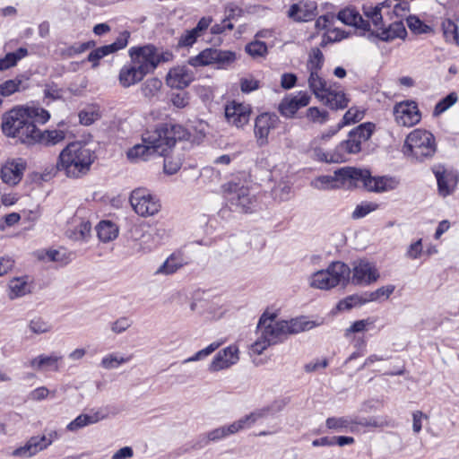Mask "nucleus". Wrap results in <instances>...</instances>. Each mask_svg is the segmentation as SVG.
<instances>
[{
  "label": "nucleus",
  "instance_id": "1a4fd4ad",
  "mask_svg": "<svg viewBox=\"0 0 459 459\" xmlns=\"http://www.w3.org/2000/svg\"><path fill=\"white\" fill-rule=\"evenodd\" d=\"M365 15L372 21L373 25L377 30L367 31V38L372 42L377 39L385 42L392 41L395 39H404L407 36V30L402 21L391 23L387 28L384 27L383 16L381 13V7H368L364 8ZM366 33V31H364Z\"/></svg>",
  "mask_w": 459,
  "mask_h": 459
},
{
  "label": "nucleus",
  "instance_id": "20e7f679",
  "mask_svg": "<svg viewBox=\"0 0 459 459\" xmlns=\"http://www.w3.org/2000/svg\"><path fill=\"white\" fill-rule=\"evenodd\" d=\"M95 154L78 142L71 143L58 155L56 169L70 178L86 175L94 162Z\"/></svg>",
  "mask_w": 459,
  "mask_h": 459
},
{
  "label": "nucleus",
  "instance_id": "7ed1b4c3",
  "mask_svg": "<svg viewBox=\"0 0 459 459\" xmlns=\"http://www.w3.org/2000/svg\"><path fill=\"white\" fill-rule=\"evenodd\" d=\"M376 128L371 122L362 123L348 134V138L341 142L331 152H325L322 148L313 150L314 157L326 163H342L348 160V155L357 154L361 151V144L370 139Z\"/></svg>",
  "mask_w": 459,
  "mask_h": 459
},
{
  "label": "nucleus",
  "instance_id": "58836bf2",
  "mask_svg": "<svg viewBox=\"0 0 459 459\" xmlns=\"http://www.w3.org/2000/svg\"><path fill=\"white\" fill-rule=\"evenodd\" d=\"M130 32L127 30H124L119 34V36L113 43L102 46L106 56L125 48L128 44Z\"/></svg>",
  "mask_w": 459,
  "mask_h": 459
},
{
  "label": "nucleus",
  "instance_id": "de8ad7c7",
  "mask_svg": "<svg viewBox=\"0 0 459 459\" xmlns=\"http://www.w3.org/2000/svg\"><path fill=\"white\" fill-rule=\"evenodd\" d=\"M377 207H378V204H377L375 203H368V202L361 203L360 204H358L356 206L355 210L353 211V212L351 214V218L354 220L363 218V217L367 216L369 212L377 210Z\"/></svg>",
  "mask_w": 459,
  "mask_h": 459
},
{
  "label": "nucleus",
  "instance_id": "f8f14e48",
  "mask_svg": "<svg viewBox=\"0 0 459 459\" xmlns=\"http://www.w3.org/2000/svg\"><path fill=\"white\" fill-rule=\"evenodd\" d=\"M237 59L236 53L230 50L205 48L198 55L188 59V64L194 67L214 65L218 69H226Z\"/></svg>",
  "mask_w": 459,
  "mask_h": 459
},
{
  "label": "nucleus",
  "instance_id": "ea45409f",
  "mask_svg": "<svg viewBox=\"0 0 459 459\" xmlns=\"http://www.w3.org/2000/svg\"><path fill=\"white\" fill-rule=\"evenodd\" d=\"M9 288V297L12 299L24 296L30 291L27 282L21 278L12 280L10 281Z\"/></svg>",
  "mask_w": 459,
  "mask_h": 459
},
{
  "label": "nucleus",
  "instance_id": "0eeeda50",
  "mask_svg": "<svg viewBox=\"0 0 459 459\" xmlns=\"http://www.w3.org/2000/svg\"><path fill=\"white\" fill-rule=\"evenodd\" d=\"M264 415V411L252 412L241 418L240 420L234 421L229 426H222L207 432L205 436L200 437L199 439L195 442L189 448H180L174 453L176 456H179L183 454L190 452L191 450L201 449L207 446L211 441H218L230 435L235 434L245 428L251 427L258 419L262 418Z\"/></svg>",
  "mask_w": 459,
  "mask_h": 459
},
{
  "label": "nucleus",
  "instance_id": "c03bdc74",
  "mask_svg": "<svg viewBox=\"0 0 459 459\" xmlns=\"http://www.w3.org/2000/svg\"><path fill=\"white\" fill-rule=\"evenodd\" d=\"M458 100L455 92H451L442 100H440L435 106L434 115L438 116L446 111L451 106H453Z\"/></svg>",
  "mask_w": 459,
  "mask_h": 459
},
{
  "label": "nucleus",
  "instance_id": "72a5a7b5",
  "mask_svg": "<svg viewBox=\"0 0 459 459\" xmlns=\"http://www.w3.org/2000/svg\"><path fill=\"white\" fill-rule=\"evenodd\" d=\"M325 63V56L323 52L318 48H313L308 53L307 61V69L310 74L319 73L323 68Z\"/></svg>",
  "mask_w": 459,
  "mask_h": 459
},
{
  "label": "nucleus",
  "instance_id": "2eb2a0df",
  "mask_svg": "<svg viewBox=\"0 0 459 459\" xmlns=\"http://www.w3.org/2000/svg\"><path fill=\"white\" fill-rule=\"evenodd\" d=\"M354 170V167H343L334 171L333 176H319L313 182L312 186L317 189H334L342 186L353 187L351 185V178L348 177L352 174L351 171Z\"/></svg>",
  "mask_w": 459,
  "mask_h": 459
},
{
  "label": "nucleus",
  "instance_id": "052dcab7",
  "mask_svg": "<svg viewBox=\"0 0 459 459\" xmlns=\"http://www.w3.org/2000/svg\"><path fill=\"white\" fill-rule=\"evenodd\" d=\"M100 114L94 110H82L79 113L80 123L83 126H90L99 119Z\"/></svg>",
  "mask_w": 459,
  "mask_h": 459
},
{
  "label": "nucleus",
  "instance_id": "37998d69",
  "mask_svg": "<svg viewBox=\"0 0 459 459\" xmlns=\"http://www.w3.org/2000/svg\"><path fill=\"white\" fill-rule=\"evenodd\" d=\"M363 118V113L357 108H350L342 117V121L338 124V128L356 123Z\"/></svg>",
  "mask_w": 459,
  "mask_h": 459
},
{
  "label": "nucleus",
  "instance_id": "69168bd1",
  "mask_svg": "<svg viewBox=\"0 0 459 459\" xmlns=\"http://www.w3.org/2000/svg\"><path fill=\"white\" fill-rule=\"evenodd\" d=\"M36 454V450H34L33 447L30 446V445L28 442H26L24 446L14 449L12 453L13 456L18 457H30L35 455Z\"/></svg>",
  "mask_w": 459,
  "mask_h": 459
},
{
  "label": "nucleus",
  "instance_id": "e2e57ef3",
  "mask_svg": "<svg viewBox=\"0 0 459 459\" xmlns=\"http://www.w3.org/2000/svg\"><path fill=\"white\" fill-rule=\"evenodd\" d=\"M352 420V426H354L357 429V426H363V427H371V428H377L379 427V423L377 420L374 417L369 418H360V417H351Z\"/></svg>",
  "mask_w": 459,
  "mask_h": 459
},
{
  "label": "nucleus",
  "instance_id": "5fc2aeb1",
  "mask_svg": "<svg viewBox=\"0 0 459 459\" xmlns=\"http://www.w3.org/2000/svg\"><path fill=\"white\" fill-rule=\"evenodd\" d=\"M162 82L160 80L157 78H151L148 79L143 86V92L144 96L146 97H152L155 95L157 91L161 88Z\"/></svg>",
  "mask_w": 459,
  "mask_h": 459
},
{
  "label": "nucleus",
  "instance_id": "49530a36",
  "mask_svg": "<svg viewBox=\"0 0 459 459\" xmlns=\"http://www.w3.org/2000/svg\"><path fill=\"white\" fill-rule=\"evenodd\" d=\"M30 330L35 334H41L51 330V325L41 317H34L29 323Z\"/></svg>",
  "mask_w": 459,
  "mask_h": 459
},
{
  "label": "nucleus",
  "instance_id": "4d7b16f0",
  "mask_svg": "<svg viewBox=\"0 0 459 459\" xmlns=\"http://www.w3.org/2000/svg\"><path fill=\"white\" fill-rule=\"evenodd\" d=\"M199 36L200 35L194 29L186 30L180 36L178 45L181 48L192 47Z\"/></svg>",
  "mask_w": 459,
  "mask_h": 459
},
{
  "label": "nucleus",
  "instance_id": "cd10ccee",
  "mask_svg": "<svg viewBox=\"0 0 459 459\" xmlns=\"http://www.w3.org/2000/svg\"><path fill=\"white\" fill-rule=\"evenodd\" d=\"M29 78L23 74L16 76L14 79L7 80L0 84V97H9L15 92L24 91L29 88Z\"/></svg>",
  "mask_w": 459,
  "mask_h": 459
},
{
  "label": "nucleus",
  "instance_id": "8fccbe9b",
  "mask_svg": "<svg viewBox=\"0 0 459 459\" xmlns=\"http://www.w3.org/2000/svg\"><path fill=\"white\" fill-rule=\"evenodd\" d=\"M221 342H212L206 348L200 350L199 351L195 353L192 357L185 359L184 363L197 361V360L206 358L207 356L211 355L213 351H215L221 346Z\"/></svg>",
  "mask_w": 459,
  "mask_h": 459
},
{
  "label": "nucleus",
  "instance_id": "5701e85b",
  "mask_svg": "<svg viewBox=\"0 0 459 459\" xmlns=\"http://www.w3.org/2000/svg\"><path fill=\"white\" fill-rule=\"evenodd\" d=\"M352 273L351 282L355 285H368L378 278L377 270L369 263L360 262Z\"/></svg>",
  "mask_w": 459,
  "mask_h": 459
},
{
  "label": "nucleus",
  "instance_id": "39448f33",
  "mask_svg": "<svg viewBox=\"0 0 459 459\" xmlns=\"http://www.w3.org/2000/svg\"><path fill=\"white\" fill-rule=\"evenodd\" d=\"M152 48L148 47H132L128 54L130 63L122 66L118 81L122 87L128 88L140 82L148 74L155 70V61Z\"/></svg>",
  "mask_w": 459,
  "mask_h": 459
},
{
  "label": "nucleus",
  "instance_id": "412c9836",
  "mask_svg": "<svg viewBox=\"0 0 459 459\" xmlns=\"http://www.w3.org/2000/svg\"><path fill=\"white\" fill-rule=\"evenodd\" d=\"M319 100L332 110L345 109L350 103V99L345 92L341 90V86L336 83L329 86L328 90Z\"/></svg>",
  "mask_w": 459,
  "mask_h": 459
},
{
  "label": "nucleus",
  "instance_id": "bf43d9fd",
  "mask_svg": "<svg viewBox=\"0 0 459 459\" xmlns=\"http://www.w3.org/2000/svg\"><path fill=\"white\" fill-rule=\"evenodd\" d=\"M238 348L236 345H230L218 353L223 355V357L230 363H237L239 360Z\"/></svg>",
  "mask_w": 459,
  "mask_h": 459
},
{
  "label": "nucleus",
  "instance_id": "4468645a",
  "mask_svg": "<svg viewBox=\"0 0 459 459\" xmlns=\"http://www.w3.org/2000/svg\"><path fill=\"white\" fill-rule=\"evenodd\" d=\"M134 211L142 217L152 216L158 213L161 204L160 199L146 188H135L129 198Z\"/></svg>",
  "mask_w": 459,
  "mask_h": 459
},
{
  "label": "nucleus",
  "instance_id": "a19ab883",
  "mask_svg": "<svg viewBox=\"0 0 459 459\" xmlns=\"http://www.w3.org/2000/svg\"><path fill=\"white\" fill-rule=\"evenodd\" d=\"M132 358V355L127 357H117L115 353H110L102 358L100 365L106 369L116 368L121 364L129 362Z\"/></svg>",
  "mask_w": 459,
  "mask_h": 459
},
{
  "label": "nucleus",
  "instance_id": "473e14b6",
  "mask_svg": "<svg viewBox=\"0 0 459 459\" xmlns=\"http://www.w3.org/2000/svg\"><path fill=\"white\" fill-rule=\"evenodd\" d=\"M185 264L184 259L180 255L171 254L166 261L159 267L156 273L172 274Z\"/></svg>",
  "mask_w": 459,
  "mask_h": 459
},
{
  "label": "nucleus",
  "instance_id": "f704fd0d",
  "mask_svg": "<svg viewBox=\"0 0 459 459\" xmlns=\"http://www.w3.org/2000/svg\"><path fill=\"white\" fill-rule=\"evenodd\" d=\"M307 82L309 89L318 100L323 97V94L329 88L326 81L319 75V73L310 74Z\"/></svg>",
  "mask_w": 459,
  "mask_h": 459
},
{
  "label": "nucleus",
  "instance_id": "423d86ee",
  "mask_svg": "<svg viewBox=\"0 0 459 459\" xmlns=\"http://www.w3.org/2000/svg\"><path fill=\"white\" fill-rule=\"evenodd\" d=\"M285 329H288L285 320L276 321V314L264 312L256 327L259 336L251 345V351L260 355L267 347L283 342L287 336Z\"/></svg>",
  "mask_w": 459,
  "mask_h": 459
},
{
  "label": "nucleus",
  "instance_id": "a878e982",
  "mask_svg": "<svg viewBox=\"0 0 459 459\" xmlns=\"http://www.w3.org/2000/svg\"><path fill=\"white\" fill-rule=\"evenodd\" d=\"M316 10L315 4H293L288 11V17L294 22H308L314 19Z\"/></svg>",
  "mask_w": 459,
  "mask_h": 459
},
{
  "label": "nucleus",
  "instance_id": "393cba45",
  "mask_svg": "<svg viewBox=\"0 0 459 459\" xmlns=\"http://www.w3.org/2000/svg\"><path fill=\"white\" fill-rule=\"evenodd\" d=\"M335 18L346 25L354 26L363 31H369V22L364 20L354 8L348 7L341 10Z\"/></svg>",
  "mask_w": 459,
  "mask_h": 459
},
{
  "label": "nucleus",
  "instance_id": "6e6d98bb",
  "mask_svg": "<svg viewBox=\"0 0 459 459\" xmlns=\"http://www.w3.org/2000/svg\"><path fill=\"white\" fill-rule=\"evenodd\" d=\"M239 86L242 92L250 93L260 88V81L252 76L244 77L240 79Z\"/></svg>",
  "mask_w": 459,
  "mask_h": 459
},
{
  "label": "nucleus",
  "instance_id": "b1692460",
  "mask_svg": "<svg viewBox=\"0 0 459 459\" xmlns=\"http://www.w3.org/2000/svg\"><path fill=\"white\" fill-rule=\"evenodd\" d=\"M195 79L194 73L186 66L171 69L167 76V83L171 88L185 89Z\"/></svg>",
  "mask_w": 459,
  "mask_h": 459
},
{
  "label": "nucleus",
  "instance_id": "f257e3e1",
  "mask_svg": "<svg viewBox=\"0 0 459 459\" xmlns=\"http://www.w3.org/2000/svg\"><path fill=\"white\" fill-rule=\"evenodd\" d=\"M49 118L50 114L45 108L16 107L3 115L2 131L7 137L17 138L27 145L53 146L65 140V132L57 129L42 132L37 127V124H46Z\"/></svg>",
  "mask_w": 459,
  "mask_h": 459
},
{
  "label": "nucleus",
  "instance_id": "aec40b11",
  "mask_svg": "<svg viewBox=\"0 0 459 459\" xmlns=\"http://www.w3.org/2000/svg\"><path fill=\"white\" fill-rule=\"evenodd\" d=\"M251 108L248 105L232 101L225 107L227 121L236 127H243L250 119Z\"/></svg>",
  "mask_w": 459,
  "mask_h": 459
},
{
  "label": "nucleus",
  "instance_id": "6ab92c4d",
  "mask_svg": "<svg viewBox=\"0 0 459 459\" xmlns=\"http://www.w3.org/2000/svg\"><path fill=\"white\" fill-rule=\"evenodd\" d=\"M433 173L437 183L439 195L446 197L450 195L458 184V176L452 170H447L442 166L433 169Z\"/></svg>",
  "mask_w": 459,
  "mask_h": 459
},
{
  "label": "nucleus",
  "instance_id": "a18cd8bd",
  "mask_svg": "<svg viewBox=\"0 0 459 459\" xmlns=\"http://www.w3.org/2000/svg\"><path fill=\"white\" fill-rule=\"evenodd\" d=\"M246 52L252 57H260L267 53V46L263 41H253L248 43L245 48Z\"/></svg>",
  "mask_w": 459,
  "mask_h": 459
},
{
  "label": "nucleus",
  "instance_id": "6e6552de",
  "mask_svg": "<svg viewBox=\"0 0 459 459\" xmlns=\"http://www.w3.org/2000/svg\"><path fill=\"white\" fill-rule=\"evenodd\" d=\"M351 268L343 262L333 261L326 269L315 272L310 276L312 288L328 290L337 286L346 287L351 281Z\"/></svg>",
  "mask_w": 459,
  "mask_h": 459
},
{
  "label": "nucleus",
  "instance_id": "338daca9",
  "mask_svg": "<svg viewBox=\"0 0 459 459\" xmlns=\"http://www.w3.org/2000/svg\"><path fill=\"white\" fill-rule=\"evenodd\" d=\"M243 14V10L238 5L230 3L225 7V16L230 20H235Z\"/></svg>",
  "mask_w": 459,
  "mask_h": 459
},
{
  "label": "nucleus",
  "instance_id": "bb28decb",
  "mask_svg": "<svg viewBox=\"0 0 459 459\" xmlns=\"http://www.w3.org/2000/svg\"><path fill=\"white\" fill-rule=\"evenodd\" d=\"M63 360V356L56 353L50 355L40 354L30 360V367L37 370L59 371V363Z\"/></svg>",
  "mask_w": 459,
  "mask_h": 459
},
{
  "label": "nucleus",
  "instance_id": "0e129e2a",
  "mask_svg": "<svg viewBox=\"0 0 459 459\" xmlns=\"http://www.w3.org/2000/svg\"><path fill=\"white\" fill-rule=\"evenodd\" d=\"M297 75L292 73H284L281 77V86L284 90L292 89L297 83Z\"/></svg>",
  "mask_w": 459,
  "mask_h": 459
},
{
  "label": "nucleus",
  "instance_id": "2f4dec72",
  "mask_svg": "<svg viewBox=\"0 0 459 459\" xmlns=\"http://www.w3.org/2000/svg\"><path fill=\"white\" fill-rule=\"evenodd\" d=\"M101 419H103V416H100L99 412L92 415L80 414L66 426V429L72 432L77 431L86 426L97 423Z\"/></svg>",
  "mask_w": 459,
  "mask_h": 459
},
{
  "label": "nucleus",
  "instance_id": "9d476101",
  "mask_svg": "<svg viewBox=\"0 0 459 459\" xmlns=\"http://www.w3.org/2000/svg\"><path fill=\"white\" fill-rule=\"evenodd\" d=\"M437 152V143L435 136L429 131L424 129H415L411 132L404 142L403 152L407 156H411L419 161L429 159Z\"/></svg>",
  "mask_w": 459,
  "mask_h": 459
},
{
  "label": "nucleus",
  "instance_id": "603ef678",
  "mask_svg": "<svg viewBox=\"0 0 459 459\" xmlns=\"http://www.w3.org/2000/svg\"><path fill=\"white\" fill-rule=\"evenodd\" d=\"M335 16L333 13H327L319 16L315 23V26L317 30H325L326 32H330V30L334 24Z\"/></svg>",
  "mask_w": 459,
  "mask_h": 459
},
{
  "label": "nucleus",
  "instance_id": "864d4df0",
  "mask_svg": "<svg viewBox=\"0 0 459 459\" xmlns=\"http://www.w3.org/2000/svg\"><path fill=\"white\" fill-rule=\"evenodd\" d=\"M133 321L127 316H121L110 325V329L114 333L119 334L131 327Z\"/></svg>",
  "mask_w": 459,
  "mask_h": 459
},
{
  "label": "nucleus",
  "instance_id": "ddd939ff",
  "mask_svg": "<svg viewBox=\"0 0 459 459\" xmlns=\"http://www.w3.org/2000/svg\"><path fill=\"white\" fill-rule=\"evenodd\" d=\"M226 199L230 207L239 212H251L255 199L250 189L239 183H229L225 186Z\"/></svg>",
  "mask_w": 459,
  "mask_h": 459
},
{
  "label": "nucleus",
  "instance_id": "774afa93",
  "mask_svg": "<svg viewBox=\"0 0 459 459\" xmlns=\"http://www.w3.org/2000/svg\"><path fill=\"white\" fill-rule=\"evenodd\" d=\"M48 394H49V390L47 387L40 386V387H38V388L32 390L28 394V399L31 400V401H36V402L42 401L48 397Z\"/></svg>",
  "mask_w": 459,
  "mask_h": 459
},
{
  "label": "nucleus",
  "instance_id": "c85d7f7f",
  "mask_svg": "<svg viewBox=\"0 0 459 459\" xmlns=\"http://www.w3.org/2000/svg\"><path fill=\"white\" fill-rule=\"evenodd\" d=\"M91 225L90 221L81 220L78 223L67 229L65 235L74 241H87L91 237Z\"/></svg>",
  "mask_w": 459,
  "mask_h": 459
},
{
  "label": "nucleus",
  "instance_id": "f03ea898",
  "mask_svg": "<svg viewBox=\"0 0 459 459\" xmlns=\"http://www.w3.org/2000/svg\"><path fill=\"white\" fill-rule=\"evenodd\" d=\"M186 131L179 125L160 124L154 129L146 130L143 135V144H136L127 152L129 159L146 160L150 154L165 155L178 140L185 137Z\"/></svg>",
  "mask_w": 459,
  "mask_h": 459
},
{
  "label": "nucleus",
  "instance_id": "680f3d73",
  "mask_svg": "<svg viewBox=\"0 0 459 459\" xmlns=\"http://www.w3.org/2000/svg\"><path fill=\"white\" fill-rule=\"evenodd\" d=\"M44 96L53 100H59L62 98V90L54 82L48 83L44 89Z\"/></svg>",
  "mask_w": 459,
  "mask_h": 459
},
{
  "label": "nucleus",
  "instance_id": "09e8293b",
  "mask_svg": "<svg viewBox=\"0 0 459 459\" xmlns=\"http://www.w3.org/2000/svg\"><path fill=\"white\" fill-rule=\"evenodd\" d=\"M236 363L229 362L223 355L217 353L211 363L209 364L208 370L210 372H218L223 369H227Z\"/></svg>",
  "mask_w": 459,
  "mask_h": 459
},
{
  "label": "nucleus",
  "instance_id": "e433bc0d",
  "mask_svg": "<svg viewBox=\"0 0 459 459\" xmlns=\"http://www.w3.org/2000/svg\"><path fill=\"white\" fill-rule=\"evenodd\" d=\"M406 23L410 30L414 34H429L434 32L432 27L424 23L414 14H411L406 18Z\"/></svg>",
  "mask_w": 459,
  "mask_h": 459
},
{
  "label": "nucleus",
  "instance_id": "79ce46f5",
  "mask_svg": "<svg viewBox=\"0 0 459 459\" xmlns=\"http://www.w3.org/2000/svg\"><path fill=\"white\" fill-rule=\"evenodd\" d=\"M306 117L308 121L323 125L329 119V113L326 110H321L317 107H310L307 109Z\"/></svg>",
  "mask_w": 459,
  "mask_h": 459
},
{
  "label": "nucleus",
  "instance_id": "a211bd4d",
  "mask_svg": "<svg viewBox=\"0 0 459 459\" xmlns=\"http://www.w3.org/2000/svg\"><path fill=\"white\" fill-rule=\"evenodd\" d=\"M311 97L307 91H299L296 95H290L281 100L278 110L281 116L291 118L297 111L307 107L310 102Z\"/></svg>",
  "mask_w": 459,
  "mask_h": 459
},
{
  "label": "nucleus",
  "instance_id": "4be33fe9",
  "mask_svg": "<svg viewBox=\"0 0 459 459\" xmlns=\"http://www.w3.org/2000/svg\"><path fill=\"white\" fill-rule=\"evenodd\" d=\"M26 169V163L21 159L6 162L0 169L2 181L9 186L18 185Z\"/></svg>",
  "mask_w": 459,
  "mask_h": 459
},
{
  "label": "nucleus",
  "instance_id": "13d9d810",
  "mask_svg": "<svg viewBox=\"0 0 459 459\" xmlns=\"http://www.w3.org/2000/svg\"><path fill=\"white\" fill-rule=\"evenodd\" d=\"M290 186L287 184H280L273 189L272 194L274 199L282 202L290 199Z\"/></svg>",
  "mask_w": 459,
  "mask_h": 459
},
{
  "label": "nucleus",
  "instance_id": "4c0bfd02",
  "mask_svg": "<svg viewBox=\"0 0 459 459\" xmlns=\"http://www.w3.org/2000/svg\"><path fill=\"white\" fill-rule=\"evenodd\" d=\"M287 328L285 329L287 335L295 334L300 332L309 330L313 327V323L306 320L304 317H298L286 321Z\"/></svg>",
  "mask_w": 459,
  "mask_h": 459
},
{
  "label": "nucleus",
  "instance_id": "3c124183",
  "mask_svg": "<svg viewBox=\"0 0 459 459\" xmlns=\"http://www.w3.org/2000/svg\"><path fill=\"white\" fill-rule=\"evenodd\" d=\"M163 156L165 157L163 165L164 172L168 175L176 174L181 168V160L179 158L169 157L167 156V152Z\"/></svg>",
  "mask_w": 459,
  "mask_h": 459
},
{
  "label": "nucleus",
  "instance_id": "c756f323",
  "mask_svg": "<svg viewBox=\"0 0 459 459\" xmlns=\"http://www.w3.org/2000/svg\"><path fill=\"white\" fill-rule=\"evenodd\" d=\"M325 427L334 432L356 431V428L352 426L351 416L329 417L325 420Z\"/></svg>",
  "mask_w": 459,
  "mask_h": 459
},
{
  "label": "nucleus",
  "instance_id": "c9c22d12",
  "mask_svg": "<svg viewBox=\"0 0 459 459\" xmlns=\"http://www.w3.org/2000/svg\"><path fill=\"white\" fill-rule=\"evenodd\" d=\"M443 36L446 42L459 45V30L457 24L451 19H445L441 23Z\"/></svg>",
  "mask_w": 459,
  "mask_h": 459
},
{
  "label": "nucleus",
  "instance_id": "dca6fc26",
  "mask_svg": "<svg viewBox=\"0 0 459 459\" xmlns=\"http://www.w3.org/2000/svg\"><path fill=\"white\" fill-rule=\"evenodd\" d=\"M394 116L396 123L403 126H413L420 121L421 115L413 100L402 101L394 105Z\"/></svg>",
  "mask_w": 459,
  "mask_h": 459
},
{
  "label": "nucleus",
  "instance_id": "7c9ffc66",
  "mask_svg": "<svg viewBox=\"0 0 459 459\" xmlns=\"http://www.w3.org/2000/svg\"><path fill=\"white\" fill-rule=\"evenodd\" d=\"M97 235L100 241L109 242L118 235L117 226L109 221H101L96 226Z\"/></svg>",
  "mask_w": 459,
  "mask_h": 459
},
{
  "label": "nucleus",
  "instance_id": "9b49d317",
  "mask_svg": "<svg viewBox=\"0 0 459 459\" xmlns=\"http://www.w3.org/2000/svg\"><path fill=\"white\" fill-rule=\"evenodd\" d=\"M348 177L351 178V185L353 187L363 186L369 192H385L395 189L399 182L391 177H372L370 171L354 168Z\"/></svg>",
  "mask_w": 459,
  "mask_h": 459
},
{
  "label": "nucleus",
  "instance_id": "f3484780",
  "mask_svg": "<svg viewBox=\"0 0 459 459\" xmlns=\"http://www.w3.org/2000/svg\"><path fill=\"white\" fill-rule=\"evenodd\" d=\"M280 118L275 113L264 112L255 119L254 134L259 146L268 143V136L272 130L278 127Z\"/></svg>",
  "mask_w": 459,
  "mask_h": 459
}]
</instances>
